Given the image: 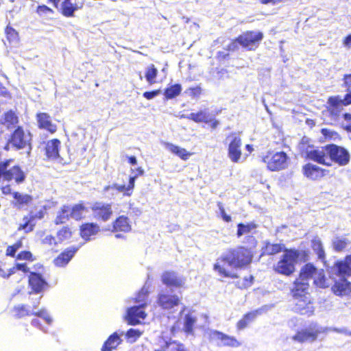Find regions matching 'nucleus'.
Wrapping results in <instances>:
<instances>
[{
  "label": "nucleus",
  "instance_id": "24",
  "mask_svg": "<svg viewBox=\"0 0 351 351\" xmlns=\"http://www.w3.org/2000/svg\"><path fill=\"white\" fill-rule=\"evenodd\" d=\"M104 191L106 194L110 195L112 197L114 196L119 193H123V195L130 196L132 193V191L128 190V185L125 184H119L117 183H114L110 185H108L104 187Z\"/></svg>",
  "mask_w": 351,
  "mask_h": 351
},
{
  "label": "nucleus",
  "instance_id": "25",
  "mask_svg": "<svg viewBox=\"0 0 351 351\" xmlns=\"http://www.w3.org/2000/svg\"><path fill=\"white\" fill-rule=\"evenodd\" d=\"M123 335V332L118 333L117 332L112 334L104 342L101 347V351H112L121 344L122 339L121 337Z\"/></svg>",
  "mask_w": 351,
  "mask_h": 351
},
{
  "label": "nucleus",
  "instance_id": "63",
  "mask_svg": "<svg viewBox=\"0 0 351 351\" xmlns=\"http://www.w3.org/2000/svg\"><path fill=\"white\" fill-rule=\"evenodd\" d=\"M327 330H331V331H335V332H340V333H345V334H348L347 333V330L346 328H341V329H339V328H326Z\"/></svg>",
  "mask_w": 351,
  "mask_h": 351
},
{
  "label": "nucleus",
  "instance_id": "5",
  "mask_svg": "<svg viewBox=\"0 0 351 351\" xmlns=\"http://www.w3.org/2000/svg\"><path fill=\"white\" fill-rule=\"evenodd\" d=\"M263 161L267 165V169L272 171L285 169L289 165V157L284 152H269L263 158Z\"/></svg>",
  "mask_w": 351,
  "mask_h": 351
},
{
  "label": "nucleus",
  "instance_id": "45",
  "mask_svg": "<svg viewBox=\"0 0 351 351\" xmlns=\"http://www.w3.org/2000/svg\"><path fill=\"white\" fill-rule=\"evenodd\" d=\"M187 117L197 123L207 122L208 114L206 110H202L196 113L191 112Z\"/></svg>",
  "mask_w": 351,
  "mask_h": 351
},
{
  "label": "nucleus",
  "instance_id": "50",
  "mask_svg": "<svg viewBox=\"0 0 351 351\" xmlns=\"http://www.w3.org/2000/svg\"><path fill=\"white\" fill-rule=\"evenodd\" d=\"M282 249V245L276 243H267L265 246V252L268 254H275L280 252Z\"/></svg>",
  "mask_w": 351,
  "mask_h": 351
},
{
  "label": "nucleus",
  "instance_id": "42",
  "mask_svg": "<svg viewBox=\"0 0 351 351\" xmlns=\"http://www.w3.org/2000/svg\"><path fill=\"white\" fill-rule=\"evenodd\" d=\"M350 242L344 237H336L332 241V245L335 251L341 252L346 249Z\"/></svg>",
  "mask_w": 351,
  "mask_h": 351
},
{
  "label": "nucleus",
  "instance_id": "7",
  "mask_svg": "<svg viewBox=\"0 0 351 351\" xmlns=\"http://www.w3.org/2000/svg\"><path fill=\"white\" fill-rule=\"evenodd\" d=\"M263 35L259 32H247L240 35L235 41L232 42L229 48L234 50L237 47V43H239L243 47L250 50L256 49L260 41L263 39Z\"/></svg>",
  "mask_w": 351,
  "mask_h": 351
},
{
  "label": "nucleus",
  "instance_id": "31",
  "mask_svg": "<svg viewBox=\"0 0 351 351\" xmlns=\"http://www.w3.org/2000/svg\"><path fill=\"white\" fill-rule=\"evenodd\" d=\"M155 351H188L185 346L177 341L163 342L160 348L155 349Z\"/></svg>",
  "mask_w": 351,
  "mask_h": 351
},
{
  "label": "nucleus",
  "instance_id": "48",
  "mask_svg": "<svg viewBox=\"0 0 351 351\" xmlns=\"http://www.w3.org/2000/svg\"><path fill=\"white\" fill-rule=\"evenodd\" d=\"M149 293V288L145 285L138 292L136 298H135V302L140 304L145 303V306H147L146 300Z\"/></svg>",
  "mask_w": 351,
  "mask_h": 351
},
{
  "label": "nucleus",
  "instance_id": "60",
  "mask_svg": "<svg viewBox=\"0 0 351 351\" xmlns=\"http://www.w3.org/2000/svg\"><path fill=\"white\" fill-rule=\"evenodd\" d=\"M2 193L4 195H10L12 193V189L10 185H6L1 188Z\"/></svg>",
  "mask_w": 351,
  "mask_h": 351
},
{
  "label": "nucleus",
  "instance_id": "23",
  "mask_svg": "<svg viewBox=\"0 0 351 351\" xmlns=\"http://www.w3.org/2000/svg\"><path fill=\"white\" fill-rule=\"evenodd\" d=\"M78 250V247L67 248L54 260L55 265L58 267H64L69 263Z\"/></svg>",
  "mask_w": 351,
  "mask_h": 351
},
{
  "label": "nucleus",
  "instance_id": "37",
  "mask_svg": "<svg viewBox=\"0 0 351 351\" xmlns=\"http://www.w3.org/2000/svg\"><path fill=\"white\" fill-rule=\"evenodd\" d=\"M71 207L63 206L61 210L58 213L55 222L56 224L65 223L70 217Z\"/></svg>",
  "mask_w": 351,
  "mask_h": 351
},
{
  "label": "nucleus",
  "instance_id": "13",
  "mask_svg": "<svg viewBox=\"0 0 351 351\" xmlns=\"http://www.w3.org/2000/svg\"><path fill=\"white\" fill-rule=\"evenodd\" d=\"M329 145L322 147L317 149H311L306 151V156L308 159L330 166Z\"/></svg>",
  "mask_w": 351,
  "mask_h": 351
},
{
  "label": "nucleus",
  "instance_id": "55",
  "mask_svg": "<svg viewBox=\"0 0 351 351\" xmlns=\"http://www.w3.org/2000/svg\"><path fill=\"white\" fill-rule=\"evenodd\" d=\"M42 243L51 246L53 245H56L58 243V241L52 236L47 235L44 239H43Z\"/></svg>",
  "mask_w": 351,
  "mask_h": 351
},
{
  "label": "nucleus",
  "instance_id": "64",
  "mask_svg": "<svg viewBox=\"0 0 351 351\" xmlns=\"http://www.w3.org/2000/svg\"><path fill=\"white\" fill-rule=\"evenodd\" d=\"M128 160H129V162L132 165H135L137 163V160L135 156H130L128 158Z\"/></svg>",
  "mask_w": 351,
  "mask_h": 351
},
{
  "label": "nucleus",
  "instance_id": "21",
  "mask_svg": "<svg viewBox=\"0 0 351 351\" xmlns=\"http://www.w3.org/2000/svg\"><path fill=\"white\" fill-rule=\"evenodd\" d=\"M335 280V284L332 287L333 293L339 296L348 295L351 293V283L346 280V277H341Z\"/></svg>",
  "mask_w": 351,
  "mask_h": 351
},
{
  "label": "nucleus",
  "instance_id": "38",
  "mask_svg": "<svg viewBox=\"0 0 351 351\" xmlns=\"http://www.w3.org/2000/svg\"><path fill=\"white\" fill-rule=\"evenodd\" d=\"M237 228V235L238 237H241L243 235L251 233L256 228V225L254 223H248L247 224L239 223Z\"/></svg>",
  "mask_w": 351,
  "mask_h": 351
},
{
  "label": "nucleus",
  "instance_id": "61",
  "mask_svg": "<svg viewBox=\"0 0 351 351\" xmlns=\"http://www.w3.org/2000/svg\"><path fill=\"white\" fill-rule=\"evenodd\" d=\"M343 45L347 48L351 47V35L346 36L343 40Z\"/></svg>",
  "mask_w": 351,
  "mask_h": 351
},
{
  "label": "nucleus",
  "instance_id": "53",
  "mask_svg": "<svg viewBox=\"0 0 351 351\" xmlns=\"http://www.w3.org/2000/svg\"><path fill=\"white\" fill-rule=\"evenodd\" d=\"M20 270H22V263H16L12 268L9 269V272L8 274L3 271L1 272L0 275L3 278H8L12 274H14L16 271Z\"/></svg>",
  "mask_w": 351,
  "mask_h": 351
},
{
  "label": "nucleus",
  "instance_id": "54",
  "mask_svg": "<svg viewBox=\"0 0 351 351\" xmlns=\"http://www.w3.org/2000/svg\"><path fill=\"white\" fill-rule=\"evenodd\" d=\"M217 206L219 208V210L220 212V215H221V218L223 219V220L225 221L226 222L231 221L232 218L230 215H228L226 213V211H225L223 204L221 202H219L217 204Z\"/></svg>",
  "mask_w": 351,
  "mask_h": 351
},
{
  "label": "nucleus",
  "instance_id": "10",
  "mask_svg": "<svg viewBox=\"0 0 351 351\" xmlns=\"http://www.w3.org/2000/svg\"><path fill=\"white\" fill-rule=\"evenodd\" d=\"M10 160L0 162V180L10 181L14 180L17 183L22 182V171L18 165L8 168Z\"/></svg>",
  "mask_w": 351,
  "mask_h": 351
},
{
  "label": "nucleus",
  "instance_id": "58",
  "mask_svg": "<svg viewBox=\"0 0 351 351\" xmlns=\"http://www.w3.org/2000/svg\"><path fill=\"white\" fill-rule=\"evenodd\" d=\"M36 256H34L29 251H23V261H29L30 262H33L36 261Z\"/></svg>",
  "mask_w": 351,
  "mask_h": 351
},
{
  "label": "nucleus",
  "instance_id": "6",
  "mask_svg": "<svg viewBox=\"0 0 351 351\" xmlns=\"http://www.w3.org/2000/svg\"><path fill=\"white\" fill-rule=\"evenodd\" d=\"M298 256L297 251H287L274 266L275 271L285 276L291 275L295 271V265Z\"/></svg>",
  "mask_w": 351,
  "mask_h": 351
},
{
  "label": "nucleus",
  "instance_id": "49",
  "mask_svg": "<svg viewBox=\"0 0 351 351\" xmlns=\"http://www.w3.org/2000/svg\"><path fill=\"white\" fill-rule=\"evenodd\" d=\"M71 237V231L67 227H64L61 229L57 233L58 243H61L65 240L70 239Z\"/></svg>",
  "mask_w": 351,
  "mask_h": 351
},
{
  "label": "nucleus",
  "instance_id": "52",
  "mask_svg": "<svg viewBox=\"0 0 351 351\" xmlns=\"http://www.w3.org/2000/svg\"><path fill=\"white\" fill-rule=\"evenodd\" d=\"M21 246V241H18L14 244L12 245H9L6 249L5 254L6 256L14 257L16 252L18 249H19Z\"/></svg>",
  "mask_w": 351,
  "mask_h": 351
},
{
  "label": "nucleus",
  "instance_id": "15",
  "mask_svg": "<svg viewBox=\"0 0 351 351\" xmlns=\"http://www.w3.org/2000/svg\"><path fill=\"white\" fill-rule=\"evenodd\" d=\"M145 304L142 303L138 306H134L129 308L127 311L125 319L130 325H136L141 322L146 317V313L144 311Z\"/></svg>",
  "mask_w": 351,
  "mask_h": 351
},
{
  "label": "nucleus",
  "instance_id": "57",
  "mask_svg": "<svg viewBox=\"0 0 351 351\" xmlns=\"http://www.w3.org/2000/svg\"><path fill=\"white\" fill-rule=\"evenodd\" d=\"M160 93V90H156L150 91V92L147 91L143 93V97L145 98H146L147 99H152L154 97L158 96Z\"/></svg>",
  "mask_w": 351,
  "mask_h": 351
},
{
  "label": "nucleus",
  "instance_id": "9",
  "mask_svg": "<svg viewBox=\"0 0 351 351\" xmlns=\"http://www.w3.org/2000/svg\"><path fill=\"white\" fill-rule=\"evenodd\" d=\"M206 335L210 341L215 342L219 346L238 348L241 343L233 336H230L215 330H209Z\"/></svg>",
  "mask_w": 351,
  "mask_h": 351
},
{
  "label": "nucleus",
  "instance_id": "33",
  "mask_svg": "<svg viewBox=\"0 0 351 351\" xmlns=\"http://www.w3.org/2000/svg\"><path fill=\"white\" fill-rule=\"evenodd\" d=\"M197 318L192 313L186 314L184 317L183 330L187 335H193V326Z\"/></svg>",
  "mask_w": 351,
  "mask_h": 351
},
{
  "label": "nucleus",
  "instance_id": "32",
  "mask_svg": "<svg viewBox=\"0 0 351 351\" xmlns=\"http://www.w3.org/2000/svg\"><path fill=\"white\" fill-rule=\"evenodd\" d=\"M43 271L44 268L43 265L39 263L34 264H31L30 263H23V273L29 274L28 276H42Z\"/></svg>",
  "mask_w": 351,
  "mask_h": 351
},
{
  "label": "nucleus",
  "instance_id": "27",
  "mask_svg": "<svg viewBox=\"0 0 351 351\" xmlns=\"http://www.w3.org/2000/svg\"><path fill=\"white\" fill-rule=\"evenodd\" d=\"M165 148L171 152L172 154L176 155L179 158H180L183 160H186L192 156V153L186 151L184 148L176 145L173 143H165Z\"/></svg>",
  "mask_w": 351,
  "mask_h": 351
},
{
  "label": "nucleus",
  "instance_id": "47",
  "mask_svg": "<svg viewBox=\"0 0 351 351\" xmlns=\"http://www.w3.org/2000/svg\"><path fill=\"white\" fill-rule=\"evenodd\" d=\"M32 134L29 132L25 134L23 132V152L27 153V156L30 155L32 151Z\"/></svg>",
  "mask_w": 351,
  "mask_h": 351
},
{
  "label": "nucleus",
  "instance_id": "34",
  "mask_svg": "<svg viewBox=\"0 0 351 351\" xmlns=\"http://www.w3.org/2000/svg\"><path fill=\"white\" fill-rule=\"evenodd\" d=\"M19 122V118L15 112L10 110L3 114L1 123L8 128H14Z\"/></svg>",
  "mask_w": 351,
  "mask_h": 351
},
{
  "label": "nucleus",
  "instance_id": "41",
  "mask_svg": "<svg viewBox=\"0 0 351 351\" xmlns=\"http://www.w3.org/2000/svg\"><path fill=\"white\" fill-rule=\"evenodd\" d=\"M158 75V70L154 64L149 65L145 70V79L149 84L156 83V77Z\"/></svg>",
  "mask_w": 351,
  "mask_h": 351
},
{
  "label": "nucleus",
  "instance_id": "29",
  "mask_svg": "<svg viewBox=\"0 0 351 351\" xmlns=\"http://www.w3.org/2000/svg\"><path fill=\"white\" fill-rule=\"evenodd\" d=\"M313 271L311 272V275L308 276V284L309 285L310 280L313 278L314 283L319 287H326L328 286L326 282V277L324 274V271L322 270H317L313 266Z\"/></svg>",
  "mask_w": 351,
  "mask_h": 351
},
{
  "label": "nucleus",
  "instance_id": "62",
  "mask_svg": "<svg viewBox=\"0 0 351 351\" xmlns=\"http://www.w3.org/2000/svg\"><path fill=\"white\" fill-rule=\"evenodd\" d=\"M260 1H261V3H262L263 4H268V3L276 4V3H280L282 1V0H260Z\"/></svg>",
  "mask_w": 351,
  "mask_h": 351
},
{
  "label": "nucleus",
  "instance_id": "40",
  "mask_svg": "<svg viewBox=\"0 0 351 351\" xmlns=\"http://www.w3.org/2000/svg\"><path fill=\"white\" fill-rule=\"evenodd\" d=\"M256 312H251L245 314L237 324L238 330H243L247 327V325L256 318Z\"/></svg>",
  "mask_w": 351,
  "mask_h": 351
},
{
  "label": "nucleus",
  "instance_id": "1",
  "mask_svg": "<svg viewBox=\"0 0 351 351\" xmlns=\"http://www.w3.org/2000/svg\"><path fill=\"white\" fill-rule=\"evenodd\" d=\"M313 265L306 264L300 271V276L293 282L291 294L294 302V311L311 316L313 314L315 308L308 293L309 285L308 276L313 271Z\"/></svg>",
  "mask_w": 351,
  "mask_h": 351
},
{
  "label": "nucleus",
  "instance_id": "51",
  "mask_svg": "<svg viewBox=\"0 0 351 351\" xmlns=\"http://www.w3.org/2000/svg\"><path fill=\"white\" fill-rule=\"evenodd\" d=\"M141 335L140 330L130 328L125 334L129 341L134 342Z\"/></svg>",
  "mask_w": 351,
  "mask_h": 351
},
{
  "label": "nucleus",
  "instance_id": "20",
  "mask_svg": "<svg viewBox=\"0 0 351 351\" xmlns=\"http://www.w3.org/2000/svg\"><path fill=\"white\" fill-rule=\"evenodd\" d=\"M302 170L304 175L308 179L313 180L321 179L328 172V170L322 169L319 167L311 163L305 165L303 167Z\"/></svg>",
  "mask_w": 351,
  "mask_h": 351
},
{
  "label": "nucleus",
  "instance_id": "22",
  "mask_svg": "<svg viewBox=\"0 0 351 351\" xmlns=\"http://www.w3.org/2000/svg\"><path fill=\"white\" fill-rule=\"evenodd\" d=\"M162 282L168 287H182L185 283L184 278L179 277L175 272L166 271L162 276Z\"/></svg>",
  "mask_w": 351,
  "mask_h": 351
},
{
  "label": "nucleus",
  "instance_id": "4",
  "mask_svg": "<svg viewBox=\"0 0 351 351\" xmlns=\"http://www.w3.org/2000/svg\"><path fill=\"white\" fill-rule=\"evenodd\" d=\"M38 201L33 199L29 195H23V204H28L32 203L34 206V208L29 210L28 216L23 218V231L25 232H29L33 230L36 225V219H40L43 217L45 206L36 205Z\"/></svg>",
  "mask_w": 351,
  "mask_h": 351
},
{
  "label": "nucleus",
  "instance_id": "44",
  "mask_svg": "<svg viewBox=\"0 0 351 351\" xmlns=\"http://www.w3.org/2000/svg\"><path fill=\"white\" fill-rule=\"evenodd\" d=\"M182 91L180 84H176L167 88L165 91V95L167 99H170L178 96Z\"/></svg>",
  "mask_w": 351,
  "mask_h": 351
},
{
  "label": "nucleus",
  "instance_id": "3",
  "mask_svg": "<svg viewBox=\"0 0 351 351\" xmlns=\"http://www.w3.org/2000/svg\"><path fill=\"white\" fill-rule=\"evenodd\" d=\"M48 288V283L42 276L33 275L28 276V291L29 298L32 300V305H27V308H34L32 310L25 309L23 306V313L26 312L27 315H35L43 318L47 324H51L52 318L48 312L42 309L39 311H34V308L39 304L40 300L43 297V293Z\"/></svg>",
  "mask_w": 351,
  "mask_h": 351
},
{
  "label": "nucleus",
  "instance_id": "30",
  "mask_svg": "<svg viewBox=\"0 0 351 351\" xmlns=\"http://www.w3.org/2000/svg\"><path fill=\"white\" fill-rule=\"evenodd\" d=\"M113 229L115 231L128 232L131 230V225L129 219L125 216H120L114 222Z\"/></svg>",
  "mask_w": 351,
  "mask_h": 351
},
{
  "label": "nucleus",
  "instance_id": "18",
  "mask_svg": "<svg viewBox=\"0 0 351 351\" xmlns=\"http://www.w3.org/2000/svg\"><path fill=\"white\" fill-rule=\"evenodd\" d=\"M180 299L178 295L160 292L158 295L157 303L164 310H171L178 306Z\"/></svg>",
  "mask_w": 351,
  "mask_h": 351
},
{
  "label": "nucleus",
  "instance_id": "46",
  "mask_svg": "<svg viewBox=\"0 0 351 351\" xmlns=\"http://www.w3.org/2000/svg\"><path fill=\"white\" fill-rule=\"evenodd\" d=\"M312 247L319 259L322 260L325 258V252L319 239L316 238L312 241Z\"/></svg>",
  "mask_w": 351,
  "mask_h": 351
},
{
  "label": "nucleus",
  "instance_id": "19",
  "mask_svg": "<svg viewBox=\"0 0 351 351\" xmlns=\"http://www.w3.org/2000/svg\"><path fill=\"white\" fill-rule=\"evenodd\" d=\"M330 272L332 275L351 277V254L347 256L344 261L337 262Z\"/></svg>",
  "mask_w": 351,
  "mask_h": 351
},
{
  "label": "nucleus",
  "instance_id": "26",
  "mask_svg": "<svg viewBox=\"0 0 351 351\" xmlns=\"http://www.w3.org/2000/svg\"><path fill=\"white\" fill-rule=\"evenodd\" d=\"M60 145V141L57 138L51 139L47 142L45 152L48 158L55 160L59 157Z\"/></svg>",
  "mask_w": 351,
  "mask_h": 351
},
{
  "label": "nucleus",
  "instance_id": "59",
  "mask_svg": "<svg viewBox=\"0 0 351 351\" xmlns=\"http://www.w3.org/2000/svg\"><path fill=\"white\" fill-rule=\"evenodd\" d=\"M343 85L346 87L350 88L351 86V74H346L343 77Z\"/></svg>",
  "mask_w": 351,
  "mask_h": 351
},
{
  "label": "nucleus",
  "instance_id": "11",
  "mask_svg": "<svg viewBox=\"0 0 351 351\" xmlns=\"http://www.w3.org/2000/svg\"><path fill=\"white\" fill-rule=\"evenodd\" d=\"M330 166L332 162L345 166L350 162V156L347 149L336 145H329Z\"/></svg>",
  "mask_w": 351,
  "mask_h": 351
},
{
  "label": "nucleus",
  "instance_id": "36",
  "mask_svg": "<svg viewBox=\"0 0 351 351\" xmlns=\"http://www.w3.org/2000/svg\"><path fill=\"white\" fill-rule=\"evenodd\" d=\"M5 34L8 41L10 44H16L19 42V34L10 24L5 28Z\"/></svg>",
  "mask_w": 351,
  "mask_h": 351
},
{
  "label": "nucleus",
  "instance_id": "28",
  "mask_svg": "<svg viewBox=\"0 0 351 351\" xmlns=\"http://www.w3.org/2000/svg\"><path fill=\"white\" fill-rule=\"evenodd\" d=\"M99 230V227L93 223H85L81 226L80 234L85 240H90Z\"/></svg>",
  "mask_w": 351,
  "mask_h": 351
},
{
  "label": "nucleus",
  "instance_id": "16",
  "mask_svg": "<svg viewBox=\"0 0 351 351\" xmlns=\"http://www.w3.org/2000/svg\"><path fill=\"white\" fill-rule=\"evenodd\" d=\"M92 210L94 217L103 221L109 220L112 215L110 204L96 202L93 205Z\"/></svg>",
  "mask_w": 351,
  "mask_h": 351
},
{
  "label": "nucleus",
  "instance_id": "12",
  "mask_svg": "<svg viewBox=\"0 0 351 351\" xmlns=\"http://www.w3.org/2000/svg\"><path fill=\"white\" fill-rule=\"evenodd\" d=\"M328 104H329L328 110L331 115L335 117H339L343 106L351 104V91L346 95L343 99L339 95L329 97Z\"/></svg>",
  "mask_w": 351,
  "mask_h": 351
},
{
  "label": "nucleus",
  "instance_id": "17",
  "mask_svg": "<svg viewBox=\"0 0 351 351\" xmlns=\"http://www.w3.org/2000/svg\"><path fill=\"white\" fill-rule=\"evenodd\" d=\"M36 119L39 129L46 130L51 134L56 132L58 126L53 122L51 117L48 113H37Z\"/></svg>",
  "mask_w": 351,
  "mask_h": 351
},
{
  "label": "nucleus",
  "instance_id": "35",
  "mask_svg": "<svg viewBox=\"0 0 351 351\" xmlns=\"http://www.w3.org/2000/svg\"><path fill=\"white\" fill-rule=\"evenodd\" d=\"M8 143L19 149L22 148V128L19 126L11 134Z\"/></svg>",
  "mask_w": 351,
  "mask_h": 351
},
{
  "label": "nucleus",
  "instance_id": "2",
  "mask_svg": "<svg viewBox=\"0 0 351 351\" xmlns=\"http://www.w3.org/2000/svg\"><path fill=\"white\" fill-rule=\"evenodd\" d=\"M252 255L247 249L240 247L230 249L217 259L213 269L218 274L225 278H237V276L227 269V267L238 269L250 263Z\"/></svg>",
  "mask_w": 351,
  "mask_h": 351
},
{
  "label": "nucleus",
  "instance_id": "8",
  "mask_svg": "<svg viewBox=\"0 0 351 351\" xmlns=\"http://www.w3.org/2000/svg\"><path fill=\"white\" fill-rule=\"evenodd\" d=\"M326 330L317 324H312L308 328L298 331L293 336L292 339L299 343L313 342L319 334L326 332Z\"/></svg>",
  "mask_w": 351,
  "mask_h": 351
},
{
  "label": "nucleus",
  "instance_id": "39",
  "mask_svg": "<svg viewBox=\"0 0 351 351\" xmlns=\"http://www.w3.org/2000/svg\"><path fill=\"white\" fill-rule=\"evenodd\" d=\"M131 171L133 175H131L129 178V182L128 184V190L133 191L134 188V183L136 179L141 176L144 174V170L142 167L131 168Z\"/></svg>",
  "mask_w": 351,
  "mask_h": 351
},
{
  "label": "nucleus",
  "instance_id": "43",
  "mask_svg": "<svg viewBox=\"0 0 351 351\" xmlns=\"http://www.w3.org/2000/svg\"><path fill=\"white\" fill-rule=\"evenodd\" d=\"M85 213V207L82 204H76L71 208L70 217L75 220L81 219Z\"/></svg>",
  "mask_w": 351,
  "mask_h": 351
},
{
  "label": "nucleus",
  "instance_id": "14",
  "mask_svg": "<svg viewBox=\"0 0 351 351\" xmlns=\"http://www.w3.org/2000/svg\"><path fill=\"white\" fill-rule=\"evenodd\" d=\"M227 139L230 141L228 145V156L233 162H239L241 157V140L234 134H230Z\"/></svg>",
  "mask_w": 351,
  "mask_h": 351
},
{
  "label": "nucleus",
  "instance_id": "56",
  "mask_svg": "<svg viewBox=\"0 0 351 351\" xmlns=\"http://www.w3.org/2000/svg\"><path fill=\"white\" fill-rule=\"evenodd\" d=\"M37 12L40 15H42V14L47 15L48 14H52L53 12L51 8H49L47 6L44 5L38 6L37 8Z\"/></svg>",
  "mask_w": 351,
  "mask_h": 351
}]
</instances>
